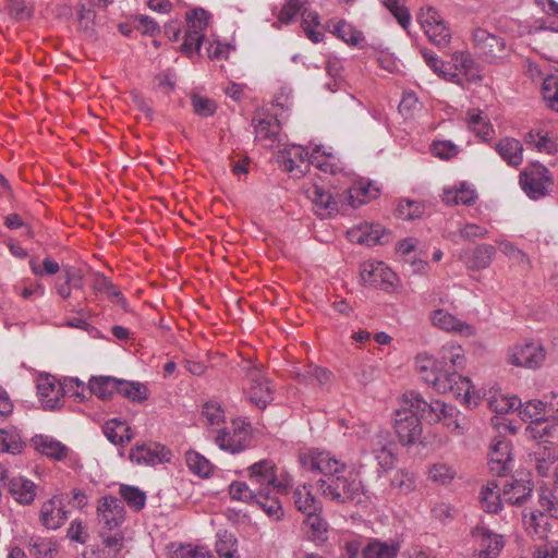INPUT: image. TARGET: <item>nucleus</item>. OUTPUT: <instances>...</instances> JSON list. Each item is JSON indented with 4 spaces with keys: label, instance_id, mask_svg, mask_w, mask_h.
<instances>
[{
    "label": "nucleus",
    "instance_id": "41",
    "mask_svg": "<svg viewBox=\"0 0 558 558\" xmlns=\"http://www.w3.org/2000/svg\"><path fill=\"white\" fill-rule=\"evenodd\" d=\"M253 122L257 141L264 142L265 145H272L277 141L280 125L276 119H254Z\"/></svg>",
    "mask_w": 558,
    "mask_h": 558
},
{
    "label": "nucleus",
    "instance_id": "46",
    "mask_svg": "<svg viewBox=\"0 0 558 558\" xmlns=\"http://www.w3.org/2000/svg\"><path fill=\"white\" fill-rule=\"evenodd\" d=\"M270 490L259 493L254 505L259 506L263 511L274 521H281L284 517V510L281 502L270 496Z\"/></svg>",
    "mask_w": 558,
    "mask_h": 558
},
{
    "label": "nucleus",
    "instance_id": "60",
    "mask_svg": "<svg viewBox=\"0 0 558 558\" xmlns=\"http://www.w3.org/2000/svg\"><path fill=\"white\" fill-rule=\"evenodd\" d=\"M305 5H308L307 0H288L279 12L278 21L282 24L289 25L301 15Z\"/></svg>",
    "mask_w": 558,
    "mask_h": 558
},
{
    "label": "nucleus",
    "instance_id": "47",
    "mask_svg": "<svg viewBox=\"0 0 558 558\" xmlns=\"http://www.w3.org/2000/svg\"><path fill=\"white\" fill-rule=\"evenodd\" d=\"M252 486L246 482L234 481L229 485V495L232 500L254 505L257 498H259V493Z\"/></svg>",
    "mask_w": 558,
    "mask_h": 558
},
{
    "label": "nucleus",
    "instance_id": "6",
    "mask_svg": "<svg viewBox=\"0 0 558 558\" xmlns=\"http://www.w3.org/2000/svg\"><path fill=\"white\" fill-rule=\"evenodd\" d=\"M299 460L304 470L320 473L323 475L322 478L331 477L345 471L347 468L343 462L332 457L330 452L318 449H308L300 453Z\"/></svg>",
    "mask_w": 558,
    "mask_h": 558
},
{
    "label": "nucleus",
    "instance_id": "62",
    "mask_svg": "<svg viewBox=\"0 0 558 558\" xmlns=\"http://www.w3.org/2000/svg\"><path fill=\"white\" fill-rule=\"evenodd\" d=\"M542 94L546 105L558 112V78L556 76L549 75L544 78Z\"/></svg>",
    "mask_w": 558,
    "mask_h": 558
},
{
    "label": "nucleus",
    "instance_id": "44",
    "mask_svg": "<svg viewBox=\"0 0 558 558\" xmlns=\"http://www.w3.org/2000/svg\"><path fill=\"white\" fill-rule=\"evenodd\" d=\"M320 513L322 512L306 514L304 519V525L307 527L308 537L313 542L327 539L328 523Z\"/></svg>",
    "mask_w": 558,
    "mask_h": 558
},
{
    "label": "nucleus",
    "instance_id": "10",
    "mask_svg": "<svg viewBox=\"0 0 558 558\" xmlns=\"http://www.w3.org/2000/svg\"><path fill=\"white\" fill-rule=\"evenodd\" d=\"M187 31L184 40L180 47L181 51L187 56L198 52L208 26V14L204 9H195L186 13Z\"/></svg>",
    "mask_w": 558,
    "mask_h": 558
},
{
    "label": "nucleus",
    "instance_id": "3",
    "mask_svg": "<svg viewBox=\"0 0 558 558\" xmlns=\"http://www.w3.org/2000/svg\"><path fill=\"white\" fill-rule=\"evenodd\" d=\"M317 486L325 498L338 504L359 499L361 493V482L357 476L347 468L345 471L331 477L318 480Z\"/></svg>",
    "mask_w": 558,
    "mask_h": 558
},
{
    "label": "nucleus",
    "instance_id": "2",
    "mask_svg": "<svg viewBox=\"0 0 558 558\" xmlns=\"http://www.w3.org/2000/svg\"><path fill=\"white\" fill-rule=\"evenodd\" d=\"M425 412L426 400L420 393L410 390L402 395L393 416V427L401 444L412 445L420 439Z\"/></svg>",
    "mask_w": 558,
    "mask_h": 558
},
{
    "label": "nucleus",
    "instance_id": "54",
    "mask_svg": "<svg viewBox=\"0 0 558 558\" xmlns=\"http://www.w3.org/2000/svg\"><path fill=\"white\" fill-rule=\"evenodd\" d=\"M519 405H521V400L517 396L497 393L489 399V408L498 414L517 410Z\"/></svg>",
    "mask_w": 558,
    "mask_h": 558
},
{
    "label": "nucleus",
    "instance_id": "13",
    "mask_svg": "<svg viewBox=\"0 0 558 558\" xmlns=\"http://www.w3.org/2000/svg\"><path fill=\"white\" fill-rule=\"evenodd\" d=\"M461 413L456 407L447 404L440 400L426 401L425 421L434 424L441 422L451 432L462 434L460 422Z\"/></svg>",
    "mask_w": 558,
    "mask_h": 558
},
{
    "label": "nucleus",
    "instance_id": "30",
    "mask_svg": "<svg viewBox=\"0 0 558 558\" xmlns=\"http://www.w3.org/2000/svg\"><path fill=\"white\" fill-rule=\"evenodd\" d=\"M292 500L295 508L304 515L323 511L320 500L316 498L311 487L306 484L299 485L292 492Z\"/></svg>",
    "mask_w": 558,
    "mask_h": 558
},
{
    "label": "nucleus",
    "instance_id": "28",
    "mask_svg": "<svg viewBox=\"0 0 558 558\" xmlns=\"http://www.w3.org/2000/svg\"><path fill=\"white\" fill-rule=\"evenodd\" d=\"M401 544L396 539L381 541L372 538L362 548V558H397Z\"/></svg>",
    "mask_w": 558,
    "mask_h": 558
},
{
    "label": "nucleus",
    "instance_id": "36",
    "mask_svg": "<svg viewBox=\"0 0 558 558\" xmlns=\"http://www.w3.org/2000/svg\"><path fill=\"white\" fill-rule=\"evenodd\" d=\"M524 143L527 148L538 153L548 155L558 153V138L549 136L547 133L531 131L525 134Z\"/></svg>",
    "mask_w": 558,
    "mask_h": 558
},
{
    "label": "nucleus",
    "instance_id": "19",
    "mask_svg": "<svg viewBox=\"0 0 558 558\" xmlns=\"http://www.w3.org/2000/svg\"><path fill=\"white\" fill-rule=\"evenodd\" d=\"M472 535L478 544L477 558H497L505 546L504 536L485 526H476Z\"/></svg>",
    "mask_w": 558,
    "mask_h": 558
},
{
    "label": "nucleus",
    "instance_id": "38",
    "mask_svg": "<svg viewBox=\"0 0 558 558\" xmlns=\"http://www.w3.org/2000/svg\"><path fill=\"white\" fill-rule=\"evenodd\" d=\"M119 379L112 376H93L88 383V392L107 400L118 392Z\"/></svg>",
    "mask_w": 558,
    "mask_h": 558
},
{
    "label": "nucleus",
    "instance_id": "64",
    "mask_svg": "<svg viewBox=\"0 0 558 558\" xmlns=\"http://www.w3.org/2000/svg\"><path fill=\"white\" fill-rule=\"evenodd\" d=\"M22 441L13 430L0 429V452L16 454L21 452Z\"/></svg>",
    "mask_w": 558,
    "mask_h": 558
},
{
    "label": "nucleus",
    "instance_id": "56",
    "mask_svg": "<svg viewBox=\"0 0 558 558\" xmlns=\"http://www.w3.org/2000/svg\"><path fill=\"white\" fill-rule=\"evenodd\" d=\"M368 448L375 457L387 450L396 449V444L388 430H378L369 438Z\"/></svg>",
    "mask_w": 558,
    "mask_h": 558
},
{
    "label": "nucleus",
    "instance_id": "22",
    "mask_svg": "<svg viewBox=\"0 0 558 558\" xmlns=\"http://www.w3.org/2000/svg\"><path fill=\"white\" fill-rule=\"evenodd\" d=\"M66 519L68 512L58 496H52L43 502L39 510V520L43 526L48 530H57L65 523Z\"/></svg>",
    "mask_w": 558,
    "mask_h": 558
},
{
    "label": "nucleus",
    "instance_id": "25",
    "mask_svg": "<svg viewBox=\"0 0 558 558\" xmlns=\"http://www.w3.org/2000/svg\"><path fill=\"white\" fill-rule=\"evenodd\" d=\"M379 190L366 180L355 181L345 192L343 198L347 207L357 208L359 206L376 198Z\"/></svg>",
    "mask_w": 558,
    "mask_h": 558
},
{
    "label": "nucleus",
    "instance_id": "7",
    "mask_svg": "<svg viewBox=\"0 0 558 558\" xmlns=\"http://www.w3.org/2000/svg\"><path fill=\"white\" fill-rule=\"evenodd\" d=\"M417 20L432 44L442 48L450 43L451 31L435 8H422Z\"/></svg>",
    "mask_w": 558,
    "mask_h": 558
},
{
    "label": "nucleus",
    "instance_id": "15",
    "mask_svg": "<svg viewBox=\"0 0 558 558\" xmlns=\"http://www.w3.org/2000/svg\"><path fill=\"white\" fill-rule=\"evenodd\" d=\"M99 523L107 531H114L124 521L125 511L121 499L114 496H105L97 506Z\"/></svg>",
    "mask_w": 558,
    "mask_h": 558
},
{
    "label": "nucleus",
    "instance_id": "17",
    "mask_svg": "<svg viewBox=\"0 0 558 558\" xmlns=\"http://www.w3.org/2000/svg\"><path fill=\"white\" fill-rule=\"evenodd\" d=\"M558 460V445L550 441L537 442L529 453V463L539 476L549 475L553 464Z\"/></svg>",
    "mask_w": 558,
    "mask_h": 558
},
{
    "label": "nucleus",
    "instance_id": "49",
    "mask_svg": "<svg viewBox=\"0 0 558 558\" xmlns=\"http://www.w3.org/2000/svg\"><path fill=\"white\" fill-rule=\"evenodd\" d=\"M456 475V470L445 462H437L428 468V478L437 485H449Z\"/></svg>",
    "mask_w": 558,
    "mask_h": 558
},
{
    "label": "nucleus",
    "instance_id": "16",
    "mask_svg": "<svg viewBox=\"0 0 558 558\" xmlns=\"http://www.w3.org/2000/svg\"><path fill=\"white\" fill-rule=\"evenodd\" d=\"M276 471L274 461L263 459L246 468L244 474L258 493H264L270 490L271 483L276 480Z\"/></svg>",
    "mask_w": 558,
    "mask_h": 558
},
{
    "label": "nucleus",
    "instance_id": "53",
    "mask_svg": "<svg viewBox=\"0 0 558 558\" xmlns=\"http://www.w3.org/2000/svg\"><path fill=\"white\" fill-rule=\"evenodd\" d=\"M186 464L190 471L201 477H207L213 471V464L196 451L186 452Z\"/></svg>",
    "mask_w": 558,
    "mask_h": 558
},
{
    "label": "nucleus",
    "instance_id": "55",
    "mask_svg": "<svg viewBox=\"0 0 558 558\" xmlns=\"http://www.w3.org/2000/svg\"><path fill=\"white\" fill-rule=\"evenodd\" d=\"M368 448L375 457L387 450L396 449V444L388 430H378L369 438Z\"/></svg>",
    "mask_w": 558,
    "mask_h": 558
},
{
    "label": "nucleus",
    "instance_id": "27",
    "mask_svg": "<svg viewBox=\"0 0 558 558\" xmlns=\"http://www.w3.org/2000/svg\"><path fill=\"white\" fill-rule=\"evenodd\" d=\"M60 384L57 386L53 377L40 375L37 379V392L45 410H56L60 407Z\"/></svg>",
    "mask_w": 558,
    "mask_h": 558
},
{
    "label": "nucleus",
    "instance_id": "33",
    "mask_svg": "<svg viewBox=\"0 0 558 558\" xmlns=\"http://www.w3.org/2000/svg\"><path fill=\"white\" fill-rule=\"evenodd\" d=\"M9 492L21 505H31L36 498V485L24 476H15L9 481Z\"/></svg>",
    "mask_w": 558,
    "mask_h": 558
},
{
    "label": "nucleus",
    "instance_id": "50",
    "mask_svg": "<svg viewBox=\"0 0 558 558\" xmlns=\"http://www.w3.org/2000/svg\"><path fill=\"white\" fill-rule=\"evenodd\" d=\"M487 229L475 225V223H464L457 231L449 232L448 238L458 243L460 240L464 241H474L476 239H483L487 235Z\"/></svg>",
    "mask_w": 558,
    "mask_h": 558
},
{
    "label": "nucleus",
    "instance_id": "20",
    "mask_svg": "<svg viewBox=\"0 0 558 558\" xmlns=\"http://www.w3.org/2000/svg\"><path fill=\"white\" fill-rule=\"evenodd\" d=\"M436 362L439 369L446 371L445 373L450 377L451 375L462 377L458 371L463 369L466 363L464 350L461 345L449 342L440 349Z\"/></svg>",
    "mask_w": 558,
    "mask_h": 558
},
{
    "label": "nucleus",
    "instance_id": "31",
    "mask_svg": "<svg viewBox=\"0 0 558 558\" xmlns=\"http://www.w3.org/2000/svg\"><path fill=\"white\" fill-rule=\"evenodd\" d=\"M478 500L481 508L487 513H498L505 502L501 488L495 481L482 486Z\"/></svg>",
    "mask_w": 558,
    "mask_h": 558
},
{
    "label": "nucleus",
    "instance_id": "58",
    "mask_svg": "<svg viewBox=\"0 0 558 558\" xmlns=\"http://www.w3.org/2000/svg\"><path fill=\"white\" fill-rule=\"evenodd\" d=\"M56 544L49 539L39 536H33L29 541V554L35 558H53Z\"/></svg>",
    "mask_w": 558,
    "mask_h": 558
},
{
    "label": "nucleus",
    "instance_id": "14",
    "mask_svg": "<svg viewBox=\"0 0 558 558\" xmlns=\"http://www.w3.org/2000/svg\"><path fill=\"white\" fill-rule=\"evenodd\" d=\"M545 349L539 342L515 344L509 349V362L514 366L539 367L545 360Z\"/></svg>",
    "mask_w": 558,
    "mask_h": 558
},
{
    "label": "nucleus",
    "instance_id": "59",
    "mask_svg": "<svg viewBox=\"0 0 558 558\" xmlns=\"http://www.w3.org/2000/svg\"><path fill=\"white\" fill-rule=\"evenodd\" d=\"M60 389L62 390V396H69L78 402L85 400L86 391L88 390L83 381L73 377L65 378L62 383H60Z\"/></svg>",
    "mask_w": 558,
    "mask_h": 558
},
{
    "label": "nucleus",
    "instance_id": "61",
    "mask_svg": "<svg viewBox=\"0 0 558 558\" xmlns=\"http://www.w3.org/2000/svg\"><path fill=\"white\" fill-rule=\"evenodd\" d=\"M331 373L319 366H311L306 372L298 374V380L305 385H324L329 381Z\"/></svg>",
    "mask_w": 558,
    "mask_h": 558
},
{
    "label": "nucleus",
    "instance_id": "52",
    "mask_svg": "<svg viewBox=\"0 0 558 558\" xmlns=\"http://www.w3.org/2000/svg\"><path fill=\"white\" fill-rule=\"evenodd\" d=\"M167 555L169 558H204L208 557V550L190 544H171L167 547Z\"/></svg>",
    "mask_w": 558,
    "mask_h": 558
},
{
    "label": "nucleus",
    "instance_id": "12",
    "mask_svg": "<svg viewBox=\"0 0 558 558\" xmlns=\"http://www.w3.org/2000/svg\"><path fill=\"white\" fill-rule=\"evenodd\" d=\"M551 183L553 178L548 169L541 163H534L531 170H525L520 174L521 187L532 199L544 197Z\"/></svg>",
    "mask_w": 558,
    "mask_h": 558
},
{
    "label": "nucleus",
    "instance_id": "8",
    "mask_svg": "<svg viewBox=\"0 0 558 558\" xmlns=\"http://www.w3.org/2000/svg\"><path fill=\"white\" fill-rule=\"evenodd\" d=\"M245 374L248 398L257 408L264 409L274 399L272 390L263 371L254 364L247 363L242 367Z\"/></svg>",
    "mask_w": 558,
    "mask_h": 558
},
{
    "label": "nucleus",
    "instance_id": "24",
    "mask_svg": "<svg viewBox=\"0 0 558 558\" xmlns=\"http://www.w3.org/2000/svg\"><path fill=\"white\" fill-rule=\"evenodd\" d=\"M395 274L383 262L368 260L361 265V279L364 284L379 287L392 284Z\"/></svg>",
    "mask_w": 558,
    "mask_h": 558
},
{
    "label": "nucleus",
    "instance_id": "45",
    "mask_svg": "<svg viewBox=\"0 0 558 558\" xmlns=\"http://www.w3.org/2000/svg\"><path fill=\"white\" fill-rule=\"evenodd\" d=\"M332 33L344 43L354 47L360 46L364 41L363 33L344 20L333 24Z\"/></svg>",
    "mask_w": 558,
    "mask_h": 558
},
{
    "label": "nucleus",
    "instance_id": "9",
    "mask_svg": "<svg viewBox=\"0 0 558 558\" xmlns=\"http://www.w3.org/2000/svg\"><path fill=\"white\" fill-rule=\"evenodd\" d=\"M473 47L476 54L488 63H495L507 56L506 40L481 27L473 32Z\"/></svg>",
    "mask_w": 558,
    "mask_h": 558
},
{
    "label": "nucleus",
    "instance_id": "29",
    "mask_svg": "<svg viewBox=\"0 0 558 558\" xmlns=\"http://www.w3.org/2000/svg\"><path fill=\"white\" fill-rule=\"evenodd\" d=\"M532 489L530 481H506L501 487L504 501L510 505L520 506L531 497Z\"/></svg>",
    "mask_w": 558,
    "mask_h": 558
},
{
    "label": "nucleus",
    "instance_id": "37",
    "mask_svg": "<svg viewBox=\"0 0 558 558\" xmlns=\"http://www.w3.org/2000/svg\"><path fill=\"white\" fill-rule=\"evenodd\" d=\"M312 163L326 173L336 174L343 169L339 157L331 151L323 150L322 146H316L312 150Z\"/></svg>",
    "mask_w": 558,
    "mask_h": 558
},
{
    "label": "nucleus",
    "instance_id": "32",
    "mask_svg": "<svg viewBox=\"0 0 558 558\" xmlns=\"http://www.w3.org/2000/svg\"><path fill=\"white\" fill-rule=\"evenodd\" d=\"M102 433L106 438L116 446H125L133 439L131 427L125 421L111 418L102 426Z\"/></svg>",
    "mask_w": 558,
    "mask_h": 558
},
{
    "label": "nucleus",
    "instance_id": "48",
    "mask_svg": "<svg viewBox=\"0 0 558 558\" xmlns=\"http://www.w3.org/2000/svg\"><path fill=\"white\" fill-rule=\"evenodd\" d=\"M495 252V247L490 244L477 245L473 250L470 260L466 263L468 267L476 270L487 268L493 260Z\"/></svg>",
    "mask_w": 558,
    "mask_h": 558
},
{
    "label": "nucleus",
    "instance_id": "42",
    "mask_svg": "<svg viewBox=\"0 0 558 558\" xmlns=\"http://www.w3.org/2000/svg\"><path fill=\"white\" fill-rule=\"evenodd\" d=\"M118 393L131 402H144L149 397L146 384L133 380L119 379Z\"/></svg>",
    "mask_w": 558,
    "mask_h": 558
},
{
    "label": "nucleus",
    "instance_id": "34",
    "mask_svg": "<svg viewBox=\"0 0 558 558\" xmlns=\"http://www.w3.org/2000/svg\"><path fill=\"white\" fill-rule=\"evenodd\" d=\"M476 198V191L465 182H461L453 187H446L442 192V201L448 205L470 206Z\"/></svg>",
    "mask_w": 558,
    "mask_h": 558
},
{
    "label": "nucleus",
    "instance_id": "40",
    "mask_svg": "<svg viewBox=\"0 0 558 558\" xmlns=\"http://www.w3.org/2000/svg\"><path fill=\"white\" fill-rule=\"evenodd\" d=\"M34 445L38 452L56 461L65 459L69 452V448L66 446L48 436L36 437Z\"/></svg>",
    "mask_w": 558,
    "mask_h": 558
},
{
    "label": "nucleus",
    "instance_id": "39",
    "mask_svg": "<svg viewBox=\"0 0 558 558\" xmlns=\"http://www.w3.org/2000/svg\"><path fill=\"white\" fill-rule=\"evenodd\" d=\"M466 122L469 129L481 137L483 141L490 140L494 134V128L486 116L480 110H469L466 114Z\"/></svg>",
    "mask_w": 558,
    "mask_h": 558
},
{
    "label": "nucleus",
    "instance_id": "43",
    "mask_svg": "<svg viewBox=\"0 0 558 558\" xmlns=\"http://www.w3.org/2000/svg\"><path fill=\"white\" fill-rule=\"evenodd\" d=\"M302 23L301 26L306 35V37L314 44H318L323 40L325 34L316 29L320 24L319 14L311 10L307 5L301 12Z\"/></svg>",
    "mask_w": 558,
    "mask_h": 558
},
{
    "label": "nucleus",
    "instance_id": "21",
    "mask_svg": "<svg viewBox=\"0 0 558 558\" xmlns=\"http://www.w3.org/2000/svg\"><path fill=\"white\" fill-rule=\"evenodd\" d=\"M170 452L157 442L136 445L130 451V460L140 465H156L169 460Z\"/></svg>",
    "mask_w": 558,
    "mask_h": 558
},
{
    "label": "nucleus",
    "instance_id": "26",
    "mask_svg": "<svg viewBox=\"0 0 558 558\" xmlns=\"http://www.w3.org/2000/svg\"><path fill=\"white\" fill-rule=\"evenodd\" d=\"M430 319L435 327L445 331L457 332L466 337L473 336L475 333L473 326L458 319L456 316L446 312L445 310L434 311L432 313Z\"/></svg>",
    "mask_w": 558,
    "mask_h": 558
},
{
    "label": "nucleus",
    "instance_id": "4",
    "mask_svg": "<svg viewBox=\"0 0 558 558\" xmlns=\"http://www.w3.org/2000/svg\"><path fill=\"white\" fill-rule=\"evenodd\" d=\"M213 432H216L215 444L226 452L240 453L250 445V425L242 421H233L230 427H221Z\"/></svg>",
    "mask_w": 558,
    "mask_h": 558
},
{
    "label": "nucleus",
    "instance_id": "23",
    "mask_svg": "<svg viewBox=\"0 0 558 558\" xmlns=\"http://www.w3.org/2000/svg\"><path fill=\"white\" fill-rule=\"evenodd\" d=\"M312 160V153L301 145H292L282 154L284 169L295 177L304 175Z\"/></svg>",
    "mask_w": 558,
    "mask_h": 558
},
{
    "label": "nucleus",
    "instance_id": "63",
    "mask_svg": "<svg viewBox=\"0 0 558 558\" xmlns=\"http://www.w3.org/2000/svg\"><path fill=\"white\" fill-rule=\"evenodd\" d=\"M236 538L228 533L220 535L216 543V551L219 558H239Z\"/></svg>",
    "mask_w": 558,
    "mask_h": 558
},
{
    "label": "nucleus",
    "instance_id": "18",
    "mask_svg": "<svg viewBox=\"0 0 558 558\" xmlns=\"http://www.w3.org/2000/svg\"><path fill=\"white\" fill-rule=\"evenodd\" d=\"M489 470L497 476H504L512 469L511 444L505 438L493 440L488 457Z\"/></svg>",
    "mask_w": 558,
    "mask_h": 558
},
{
    "label": "nucleus",
    "instance_id": "5",
    "mask_svg": "<svg viewBox=\"0 0 558 558\" xmlns=\"http://www.w3.org/2000/svg\"><path fill=\"white\" fill-rule=\"evenodd\" d=\"M546 404V401L529 400L524 403L521 402V405L517 409L522 421H530V425L525 428L529 438H543L549 434L550 427L545 425L549 422Z\"/></svg>",
    "mask_w": 558,
    "mask_h": 558
},
{
    "label": "nucleus",
    "instance_id": "57",
    "mask_svg": "<svg viewBox=\"0 0 558 558\" xmlns=\"http://www.w3.org/2000/svg\"><path fill=\"white\" fill-rule=\"evenodd\" d=\"M368 448L375 457L387 450L396 449V444L388 430H378L369 438Z\"/></svg>",
    "mask_w": 558,
    "mask_h": 558
},
{
    "label": "nucleus",
    "instance_id": "51",
    "mask_svg": "<svg viewBox=\"0 0 558 558\" xmlns=\"http://www.w3.org/2000/svg\"><path fill=\"white\" fill-rule=\"evenodd\" d=\"M120 495L130 508L140 511L145 507L146 494L136 486L126 484L120 485Z\"/></svg>",
    "mask_w": 558,
    "mask_h": 558
},
{
    "label": "nucleus",
    "instance_id": "1",
    "mask_svg": "<svg viewBox=\"0 0 558 558\" xmlns=\"http://www.w3.org/2000/svg\"><path fill=\"white\" fill-rule=\"evenodd\" d=\"M416 369L422 379L430 385L439 393H452L457 398H463L468 404L475 403L474 388L468 377H451L439 369L436 360L426 355H418Z\"/></svg>",
    "mask_w": 558,
    "mask_h": 558
},
{
    "label": "nucleus",
    "instance_id": "35",
    "mask_svg": "<svg viewBox=\"0 0 558 558\" xmlns=\"http://www.w3.org/2000/svg\"><path fill=\"white\" fill-rule=\"evenodd\" d=\"M496 150L509 166L518 167L523 161V146L515 138L505 137L499 140L496 144Z\"/></svg>",
    "mask_w": 558,
    "mask_h": 558
},
{
    "label": "nucleus",
    "instance_id": "11",
    "mask_svg": "<svg viewBox=\"0 0 558 558\" xmlns=\"http://www.w3.org/2000/svg\"><path fill=\"white\" fill-rule=\"evenodd\" d=\"M306 193L313 204L315 214L320 218H329L347 208L343 193L332 195L329 191L317 184L308 187Z\"/></svg>",
    "mask_w": 558,
    "mask_h": 558
}]
</instances>
